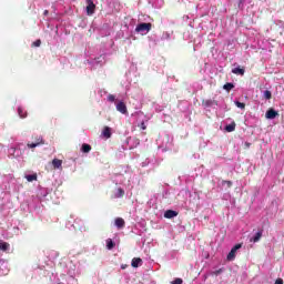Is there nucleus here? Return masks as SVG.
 I'll return each mask as SVG.
<instances>
[{
	"label": "nucleus",
	"mask_w": 284,
	"mask_h": 284,
	"mask_svg": "<svg viewBox=\"0 0 284 284\" xmlns=\"http://www.w3.org/2000/svg\"><path fill=\"white\" fill-rule=\"evenodd\" d=\"M227 261H234V258H236V251H233V248L230 251V253L227 254Z\"/></svg>",
	"instance_id": "obj_19"
},
{
	"label": "nucleus",
	"mask_w": 284,
	"mask_h": 284,
	"mask_svg": "<svg viewBox=\"0 0 284 284\" xmlns=\"http://www.w3.org/2000/svg\"><path fill=\"white\" fill-rule=\"evenodd\" d=\"M223 272V268H220L217 271H214L213 274L214 276H219V274H221Z\"/></svg>",
	"instance_id": "obj_30"
},
{
	"label": "nucleus",
	"mask_w": 284,
	"mask_h": 284,
	"mask_svg": "<svg viewBox=\"0 0 284 284\" xmlns=\"http://www.w3.org/2000/svg\"><path fill=\"white\" fill-rule=\"evenodd\" d=\"M125 267H128V266H126V265H122V266H121V270H125Z\"/></svg>",
	"instance_id": "obj_34"
},
{
	"label": "nucleus",
	"mask_w": 284,
	"mask_h": 284,
	"mask_svg": "<svg viewBox=\"0 0 284 284\" xmlns=\"http://www.w3.org/2000/svg\"><path fill=\"white\" fill-rule=\"evenodd\" d=\"M263 236V232H257L254 237L251 239V243H258L261 241V237Z\"/></svg>",
	"instance_id": "obj_12"
},
{
	"label": "nucleus",
	"mask_w": 284,
	"mask_h": 284,
	"mask_svg": "<svg viewBox=\"0 0 284 284\" xmlns=\"http://www.w3.org/2000/svg\"><path fill=\"white\" fill-rule=\"evenodd\" d=\"M0 250H2V252H8V250H10V244L8 242H0Z\"/></svg>",
	"instance_id": "obj_16"
},
{
	"label": "nucleus",
	"mask_w": 284,
	"mask_h": 284,
	"mask_svg": "<svg viewBox=\"0 0 284 284\" xmlns=\"http://www.w3.org/2000/svg\"><path fill=\"white\" fill-rule=\"evenodd\" d=\"M33 140L34 142L27 143V148H29V150H34V148H39V145H45V140H43L42 136H36Z\"/></svg>",
	"instance_id": "obj_1"
},
{
	"label": "nucleus",
	"mask_w": 284,
	"mask_h": 284,
	"mask_svg": "<svg viewBox=\"0 0 284 284\" xmlns=\"http://www.w3.org/2000/svg\"><path fill=\"white\" fill-rule=\"evenodd\" d=\"M143 263V260L141 257H134L131 262L132 267H139Z\"/></svg>",
	"instance_id": "obj_11"
},
{
	"label": "nucleus",
	"mask_w": 284,
	"mask_h": 284,
	"mask_svg": "<svg viewBox=\"0 0 284 284\" xmlns=\"http://www.w3.org/2000/svg\"><path fill=\"white\" fill-rule=\"evenodd\" d=\"M224 90H226L227 92H230V90H234V84H232V83H226V84H224Z\"/></svg>",
	"instance_id": "obj_21"
},
{
	"label": "nucleus",
	"mask_w": 284,
	"mask_h": 284,
	"mask_svg": "<svg viewBox=\"0 0 284 284\" xmlns=\"http://www.w3.org/2000/svg\"><path fill=\"white\" fill-rule=\"evenodd\" d=\"M236 108H240V110H245V103L235 101Z\"/></svg>",
	"instance_id": "obj_25"
},
{
	"label": "nucleus",
	"mask_w": 284,
	"mask_h": 284,
	"mask_svg": "<svg viewBox=\"0 0 284 284\" xmlns=\"http://www.w3.org/2000/svg\"><path fill=\"white\" fill-rule=\"evenodd\" d=\"M245 148L247 149V148H250V145H252V143H250V142H245Z\"/></svg>",
	"instance_id": "obj_33"
},
{
	"label": "nucleus",
	"mask_w": 284,
	"mask_h": 284,
	"mask_svg": "<svg viewBox=\"0 0 284 284\" xmlns=\"http://www.w3.org/2000/svg\"><path fill=\"white\" fill-rule=\"evenodd\" d=\"M278 116V112L274 109H270L265 113L266 119H276Z\"/></svg>",
	"instance_id": "obj_5"
},
{
	"label": "nucleus",
	"mask_w": 284,
	"mask_h": 284,
	"mask_svg": "<svg viewBox=\"0 0 284 284\" xmlns=\"http://www.w3.org/2000/svg\"><path fill=\"white\" fill-rule=\"evenodd\" d=\"M26 179L29 183H32V181H37V173L34 174H30V175H26Z\"/></svg>",
	"instance_id": "obj_20"
},
{
	"label": "nucleus",
	"mask_w": 284,
	"mask_h": 284,
	"mask_svg": "<svg viewBox=\"0 0 284 284\" xmlns=\"http://www.w3.org/2000/svg\"><path fill=\"white\" fill-rule=\"evenodd\" d=\"M52 165H53L54 170H60V168L63 165V161H61L59 159H53Z\"/></svg>",
	"instance_id": "obj_10"
},
{
	"label": "nucleus",
	"mask_w": 284,
	"mask_h": 284,
	"mask_svg": "<svg viewBox=\"0 0 284 284\" xmlns=\"http://www.w3.org/2000/svg\"><path fill=\"white\" fill-rule=\"evenodd\" d=\"M226 132H234L236 130V122H232L225 126Z\"/></svg>",
	"instance_id": "obj_14"
},
{
	"label": "nucleus",
	"mask_w": 284,
	"mask_h": 284,
	"mask_svg": "<svg viewBox=\"0 0 284 284\" xmlns=\"http://www.w3.org/2000/svg\"><path fill=\"white\" fill-rule=\"evenodd\" d=\"M115 245L116 244L114 243V241H112V239L106 240V250H114Z\"/></svg>",
	"instance_id": "obj_15"
},
{
	"label": "nucleus",
	"mask_w": 284,
	"mask_h": 284,
	"mask_svg": "<svg viewBox=\"0 0 284 284\" xmlns=\"http://www.w3.org/2000/svg\"><path fill=\"white\" fill-rule=\"evenodd\" d=\"M114 223L118 230L125 227V220H123V217H116Z\"/></svg>",
	"instance_id": "obj_6"
},
{
	"label": "nucleus",
	"mask_w": 284,
	"mask_h": 284,
	"mask_svg": "<svg viewBox=\"0 0 284 284\" xmlns=\"http://www.w3.org/2000/svg\"><path fill=\"white\" fill-rule=\"evenodd\" d=\"M31 48H41V40H36L34 42H32Z\"/></svg>",
	"instance_id": "obj_22"
},
{
	"label": "nucleus",
	"mask_w": 284,
	"mask_h": 284,
	"mask_svg": "<svg viewBox=\"0 0 284 284\" xmlns=\"http://www.w3.org/2000/svg\"><path fill=\"white\" fill-rule=\"evenodd\" d=\"M264 98H265L266 100L272 99V91H270V90L264 91Z\"/></svg>",
	"instance_id": "obj_24"
},
{
	"label": "nucleus",
	"mask_w": 284,
	"mask_h": 284,
	"mask_svg": "<svg viewBox=\"0 0 284 284\" xmlns=\"http://www.w3.org/2000/svg\"><path fill=\"white\" fill-rule=\"evenodd\" d=\"M102 135L104 136V139H111L112 129L110 126H104V129L102 131Z\"/></svg>",
	"instance_id": "obj_8"
},
{
	"label": "nucleus",
	"mask_w": 284,
	"mask_h": 284,
	"mask_svg": "<svg viewBox=\"0 0 284 284\" xmlns=\"http://www.w3.org/2000/svg\"><path fill=\"white\" fill-rule=\"evenodd\" d=\"M87 2V14L89 17H92L94 14V11L97 10V4H94V1L92 0H85Z\"/></svg>",
	"instance_id": "obj_3"
},
{
	"label": "nucleus",
	"mask_w": 284,
	"mask_h": 284,
	"mask_svg": "<svg viewBox=\"0 0 284 284\" xmlns=\"http://www.w3.org/2000/svg\"><path fill=\"white\" fill-rule=\"evenodd\" d=\"M275 284H283V278H277V280L275 281Z\"/></svg>",
	"instance_id": "obj_31"
},
{
	"label": "nucleus",
	"mask_w": 284,
	"mask_h": 284,
	"mask_svg": "<svg viewBox=\"0 0 284 284\" xmlns=\"http://www.w3.org/2000/svg\"><path fill=\"white\" fill-rule=\"evenodd\" d=\"M225 183L229 185V187H232V181H225Z\"/></svg>",
	"instance_id": "obj_32"
},
{
	"label": "nucleus",
	"mask_w": 284,
	"mask_h": 284,
	"mask_svg": "<svg viewBox=\"0 0 284 284\" xmlns=\"http://www.w3.org/2000/svg\"><path fill=\"white\" fill-rule=\"evenodd\" d=\"M18 114L20 119H26V116H28V112H26L23 108H18Z\"/></svg>",
	"instance_id": "obj_18"
},
{
	"label": "nucleus",
	"mask_w": 284,
	"mask_h": 284,
	"mask_svg": "<svg viewBox=\"0 0 284 284\" xmlns=\"http://www.w3.org/2000/svg\"><path fill=\"white\" fill-rule=\"evenodd\" d=\"M123 196H125V191L123 189H121V187L118 189V199H121Z\"/></svg>",
	"instance_id": "obj_23"
},
{
	"label": "nucleus",
	"mask_w": 284,
	"mask_h": 284,
	"mask_svg": "<svg viewBox=\"0 0 284 284\" xmlns=\"http://www.w3.org/2000/svg\"><path fill=\"white\" fill-rule=\"evenodd\" d=\"M44 16H48V10L44 11Z\"/></svg>",
	"instance_id": "obj_35"
},
{
	"label": "nucleus",
	"mask_w": 284,
	"mask_h": 284,
	"mask_svg": "<svg viewBox=\"0 0 284 284\" xmlns=\"http://www.w3.org/2000/svg\"><path fill=\"white\" fill-rule=\"evenodd\" d=\"M172 284H183V280L181 277H176Z\"/></svg>",
	"instance_id": "obj_27"
},
{
	"label": "nucleus",
	"mask_w": 284,
	"mask_h": 284,
	"mask_svg": "<svg viewBox=\"0 0 284 284\" xmlns=\"http://www.w3.org/2000/svg\"><path fill=\"white\" fill-rule=\"evenodd\" d=\"M116 110L121 114H128V106L124 104L123 101H120V102L116 103Z\"/></svg>",
	"instance_id": "obj_4"
},
{
	"label": "nucleus",
	"mask_w": 284,
	"mask_h": 284,
	"mask_svg": "<svg viewBox=\"0 0 284 284\" xmlns=\"http://www.w3.org/2000/svg\"><path fill=\"white\" fill-rule=\"evenodd\" d=\"M108 101H110L111 103H114V101H116V97H114V94H109Z\"/></svg>",
	"instance_id": "obj_26"
},
{
	"label": "nucleus",
	"mask_w": 284,
	"mask_h": 284,
	"mask_svg": "<svg viewBox=\"0 0 284 284\" xmlns=\"http://www.w3.org/2000/svg\"><path fill=\"white\" fill-rule=\"evenodd\" d=\"M140 129L141 130H148V126L145 125V122H141Z\"/></svg>",
	"instance_id": "obj_29"
},
{
	"label": "nucleus",
	"mask_w": 284,
	"mask_h": 284,
	"mask_svg": "<svg viewBox=\"0 0 284 284\" xmlns=\"http://www.w3.org/2000/svg\"><path fill=\"white\" fill-rule=\"evenodd\" d=\"M233 74H240V77H243V74H245V69H241V68H235L232 70Z\"/></svg>",
	"instance_id": "obj_17"
},
{
	"label": "nucleus",
	"mask_w": 284,
	"mask_h": 284,
	"mask_svg": "<svg viewBox=\"0 0 284 284\" xmlns=\"http://www.w3.org/2000/svg\"><path fill=\"white\" fill-rule=\"evenodd\" d=\"M202 105L204 108H212V105H219V102L216 100H203Z\"/></svg>",
	"instance_id": "obj_7"
},
{
	"label": "nucleus",
	"mask_w": 284,
	"mask_h": 284,
	"mask_svg": "<svg viewBox=\"0 0 284 284\" xmlns=\"http://www.w3.org/2000/svg\"><path fill=\"white\" fill-rule=\"evenodd\" d=\"M150 30H152V23L150 22L139 23L135 28V32H150Z\"/></svg>",
	"instance_id": "obj_2"
},
{
	"label": "nucleus",
	"mask_w": 284,
	"mask_h": 284,
	"mask_svg": "<svg viewBox=\"0 0 284 284\" xmlns=\"http://www.w3.org/2000/svg\"><path fill=\"white\" fill-rule=\"evenodd\" d=\"M241 247H243L242 244H236L232 250L235 252H239V250H241Z\"/></svg>",
	"instance_id": "obj_28"
},
{
	"label": "nucleus",
	"mask_w": 284,
	"mask_h": 284,
	"mask_svg": "<svg viewBox=\"0 0 284 284\" xmlns=\"http://www.w3.org/2000/svg\"><path fill=\"white\" fill-rule=\"evenodd\" d=\"M174 216H179V212L172 211V210H168L164 213V219H174Z\"/></svg>",
	"instance_id": "obj_9"
},
{
	"label": "nucleus",
	"mask_w": 284,
	"mask_h": 284,
	"mask_svg": "<svg viewBox=\"0 0 284 284\" xmlns=\"http://www.w3.org/2000/svg\"><path fill=\"white\" fill-rule=\"evenodd\" d=\"M81 151L84 153V154H88L89 152L92 151V146L90 144H82V148H81Z\"/></svg>",
	"instance_id": "obj_13"
}]
</instances>
